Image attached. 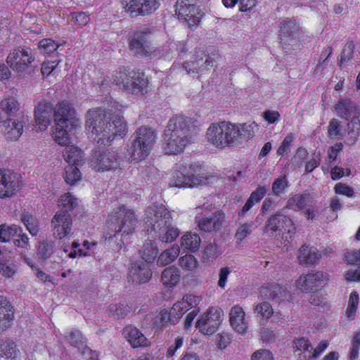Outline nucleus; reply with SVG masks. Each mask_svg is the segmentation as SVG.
I'll return each instance as SVG.
<instances>
[{"mask_svg": "<svg viewBox=\"0 0 360 360\" xmlns=\"http://www.w3.org/2000/svg\"><path fill=\"white\" fill-rule=\"evenodd\" d=\"M104 108L90 109L86 114V125L91 138L101 146H110L116 137L122 139L127 126L121 115L123 106L111 97L103 101Z\"/></svg>", "mask_w": 360, "mask_h": 360, "instance_id": "f257e3e1", "label": "nucleus"}, {"mask_svg": "<svg viewBox=\"0 0 360 360\" xmlns=\"http://www.w3.org/2000/svg\"><path fill=\"white\" fill-rule=\"evenodd\" d=\"M257 127V124L255 122H214L207 128L206 139L217 148L236 147L252 139L255 136V129Z\"/></svg>", "mask_w": 360, "mask_h": 360, "instance_id": "f03ea898", "label": "nucleus"}, {"mask_svg": "<svg viewBox=\"0 0 360 360\" xmlns=\"http://www.w3.org/2000/svg\"><path fill=\"white\" fill-rule=\"evenodd\" d=\"M193 118L176 115L168 122L163 136V149L166 154H178L195 140L197 130Z\"/></svg>", "mask_w": 360, "mask_h": 360, "instance_id": "7ed1b4c3", "label": "nucleus"}, {"mask_svg": "<svg viewBox=\"0 0 360 360\" xmlns=\"http://www.w3.org/2000/svg\"><path fill=\"white\" fill-rule=\"evenodd\" d=\"M145 224L152 238H158L162 243H172L180 231L172 224L169 211L162 204L154 203L146 211Z\"/></svg>", "mask_w": 360, "mask_h": 360, "instance_id": "20e7f679", "label": "nucleus"}, {"mask_svg": "<svg viewBox=\"0 0 360 360\" xmlns=\"http://www.w3.org/2000/svg\"><path fill=\"white\" fill-rule=\"evenodd\" d=\"M75 109L68 103H59L54 108L55 131L53 137L61 146H69V132L79 125V120L75 116Z\"/></svg>", "mask_w": 360, "mask_h": 360, "instance_id": "39448f33", "label": "nucleus"}, {"mask_svg": "<svg viewBox=\"0 0 360 360\" xmlns=\"http://www.w3.org/2000/svg\"><path fill=\"white\" fill-rule=\"evenodd\" d=\"M112 85L135 95L143 96L148 91V80L144 73L139 70L131 71L128 75L120 71L115 78L104 79L101 84L103 88H105L106 86L111 87Z\"/></svg>", "mask_w": 360, "mask_h": 360, "instance_id": "423d86ee", "label": "nucleus"}, {"mask_svg": "<svg viewBox=\"0 0 360 360\" xmlns=\"http://www.w3.org/2000/svg\"><path fill=\"white\" fill-rule=\"evenodd\" d=\"M115 234L117 240L120 237L121 243H118L119 248H122L125 242H127L129 236L134 233L138 223L137 216L135 212L127 206H122L115 212Z\"/></svg>", "mask_w": 360, "mask_h": 360, "instance_id": "0eeeda50", "label": "nucleus"}, {"mask_svg": "<svg viewBox=\"0 0 360 360\" xmlns=\"http://www.w3.org/2000/svg\"><path fill=\"white\" fill-rule=\"evenodd\" d=\"M121 158L113 150L95 151L91 157L90 165L96 172L115 170L120 167Z\"/></svg>", "mask_w": 360, "mask_h": 360, "instance_id": "6e6552de", "label": "nucleus"}, {"mask_svg": "<svg viewBox=\"0 0 360 360\" xmlns=\"http://www.w3.org/2000/svg\"><path fill=\"white\" fill-rule=\"evenodd\" d=\"M299 36L300 25L295 20H284L281 22L280 43L286 53L291 50L290 47L297 45Z\"/></svg>", "mask_w": 360, "mask_h": 360, "instance_id": "1a4fd4ad", "label": "nucleus"}, {"mask_svg": "<svg viewBox=\"0 0 360 360\" xmlns=\"http://www.w3.org/2000/svg\"><path fill=\"white\" fill-rule=\"evenodd\" d=\"M329 280L328 275L323 271L311 272L303 274L296 281L297 288L304 292L317 290L327 284Z\"/></svg>", "mask_w": 360, "mask_h": 360, "instance_id": "9d476101", "label": "nucleus"}, {"mask_svg": "<svg viewBox=\"0 0 360 360\" xmlns=\"http://www.w3.org/2000/svg\"><path fill=\"white\" fill-rule=\"evenodd\" d=\"M224 316L223 311L218 307H211L196 322L198 328L202 333L210 335L215 332L221 324Z\"/></svg>", "mask_w": 360, "mask_h": 360, "instance_id": "9b49d317", "label": "nucleus"}, {"mask_svg": "<svg viewBox=\"0 0 360 360\" xmlns=\"http://www.w3.org/2000/svg\"><path fill=\"white\" fill-rule=\"evenodd\" d=\"M34 60L31 49L21 47L11 51L6 59L9 66L17 72H24Z\"/></svg>", "mask_w": 360, "mask_h": 360, "instance_id": "f8f14e48", "label": "nucleus"}, {"mask_svg": "<svg viewBox=\"0 0 360 360\" xmlns=\"http://www.w3.org/2000/svg\"><path fill=\"white\" fill-rule=\"evenodd\" d=\"M176 15L179 19L184 20L189 26L200 22L202 14L198 7L188 3V0H178L175 4Z\"/></svg>", "mask_w": 360, "mask_h": 360, "instance_id": "ddd939ff", "label": "nucleus"}, {"mask_svg": "<svg viewBox=\"0 0 360 360\" xmlns=\"http://www.w3.org/2000/svg\"><path fill=\"white\" fill-rule=\"evenodd\" d=\"M125 2L124 8L131 17L149 15L160 6L159 0H129Z\"/></svg>", "mask_w": 360, "mask_h": 360, "instance_id": "4468645a", "label": "nucleus"}, {"mask_svg": "<svg viewBox=\"0 0 360 360\" xmlns=\"http://www.w3.org/2000/svg\"><path fill=\"white\" fill-rule=\"evenodd\" d=\"M53 236L61 239L68 236L72 229V217L70 213L58 211L51 220Z\"/></svg>", "mask_w": 360, "mask_h": 360, "instance_id": "2eb2a0df", "label": "nucleus"}, {"mask_svg": "<svg viewBox=\"0 0 360 360\" xmlns=\"http://www.w3.org/2000/svg\"><path fill=\"white\" fill-rule=\"evenodd\" d=\"M260 294L263 298L271 300L278 303L288 301L291 297L290 292L286 287L276 283L263 286L260 290Z\"/></svg>", "mask_w": 360, "mask_h": 360, "instance_id": "dca6fc26", "label": "nucleus"}, {"mask_svg": "<svg viewBox=\"0 0 360 360\" xmlns=\"http://www.w3.org/2000/svg\"><path fill=\"white\" fill-rule=\"evenodd\" d=\"M224 221V213L218 210L211 215H205L198 220V226L202 231L212 233L219 231Z\"/></svg>", "mask_w": 360, "mask_h": 360, "instance_id": "f3484780", "label": "nucleus"}, {"mask_svg": "<svg viewBox=\"0 0 360 360\" xmlns=\"http://www.w3.org/2000/svg\"><path fill=\"white\" fill-rule=\"evenodd\" d=\"M150 32L147 30H139L129 38V48L135 54L146 55L148 52Z\"/></svg>", "mask_w": 360, "mask_h": 360, "instance_id": "a211bd4d", "label": "nucleus"}, {"mask_svg": "<svg viewBox=\"0 0 360 360\" xmlns=\"http://www.w3.org/2000/svg\"><path fill=\"white\" fill-rule=\"evenodd\" d=\"M18 187L16 174L9 170H0V198H11Z\"/></svg>", "mask_w": 360, "mask_h": 360, "instance_id": "6ab92c4d", "label": "nucleus"}, {"mask_svg": "<svg viewBox=\"0 0 360 360\" xmlns=\"http://www.w3.org/2000/svg\"><path fill=\"white\" fill-rule=\"evenodd\" d=\"M196 59L194 61L186 62L183 64L188 75L193 76L199 72H202L205 68L213 65V62L210 59L204 51L198 50L196 51Z\"/></svg>", "mask_w": 360, "mask_h": 360, "instance_id": "aec40b11", "label": "nucleus"}, {"mask_svg": "<svg viewBox=\"0 0 360 360\" xmlns=\"http://www.w3.org/2000/svg\"><path fill=\"white\" fill-rule=\"evenodd\" d=\"M152 277V271L143 262L134 264L129 270L128 279L135 284L145 283Z\"/></svg>", "mask_w": 360, "mask_h": 360, "instance_id": "412c9836", "label": "nucleus"}, {"mask_svg": "<svg viewBox=\"0 0 360 360\" xmlns=\"http://www.w3.org/2000/svg\"><path fill=\"white\" fill-rule=\"evenodd\" d=\"M203 179L201 176H195L186 172V168L183 171H176L172 179L171 185L175 187H193L201 184Z\"/></svg>", "mask_w": 360, "mask_h": 360, "instance_id": "4be33fe9", "label": "nucleus"}, {"mask_svg": "<svg viewBox=\"0 0 360 360\" xmlns=\"http://www.w3.org/2000/svg\"><path fill=\"white\" fill-rule=\"evenodd\" d=\"M52 106L50 103L40 102L34 110L37 131H44L51 123Z\"/></svg>", "mask_w": 360, "mask_h": 360, "instance_id": "5701e85b", "label": "nucleus"}, {"mask_svg": "<svg viewBox=\"0 0 360 360\" xmlns=\"http://www.w3.org/2000/svg\"><path fill=\"white\" fill-rule=\"evenodd\" d=\"M335 111L340 117L345 120L360 117L359 108L348 98L339 100L335 106Z\"/></svg>", "mask_w": 360, "mask_h": 360, "instance_id": "b1692460", "label": "nucleus"}, {"mask_svg": "<svg viewBox=\"0 0 360 360\" xmlns=\"http://www.w3.org/2000/svg\"><path fill=\"white\" fill-rule=\"evenodd\" d=\"M245 311L238 305L233 307L229 312V321L233 330L240 334H245L248 330V324L245 319Z\"/></svg>", "mask_w": 360, "mask_h": 360, "instance_id": "393cba45", "label": "nucleus"}, {"mask_svg": "<svg viewBox=\"0 0 360 360\" xmlns=\"http://www.w3.org/2000/svg\"><path fill=\"white\" fill-rule=\"evenodd\" d=\"M283 220L290 223V217L284 214L281 211H278L276 214L271 215L265 222L264 231L271 237H276L277 232L282 230Z\"/></svg>", "mask_w": 360, "mask_h": 360, "instance_id": "a878e982", "label": "nucleus"}, {"mask_svg": "<svg viewBox=\"0 0 360 360\" xmlns=\"http://www.w3.org/2000/svg\"><path fill=\"white\" fill-rule=\"evenodd\" d=\"M13 307L6 297L0 296V333L6 330L13 319Z\"/></svg>", "mask_w": 360, "mask_h": 360, "instance_id": "bb28decb", "label": "nucleus"}, {"mask_svg": "<svg viewBox=\"0 0 360 360\" xmlns=\"http://www.w3.org/2000/svg\"><path fill=\"white\" fill-rule=\"evenodd\" d=\"M150 150L145 148L140 143L133 139L131 146L127 149V158L130 162H139L149 155Z\"/></svg>", "mask_w": 360, "mask_h": 360, "instance_id": "cd10ccee", "label": "nucleus"}, {"mask_svg": "<svg viewBox=\"0 0 360 360\" xmlns=\"http://www.w3.org/2000/svg\"><path fill=\"white\" fill-rule=\"evenodd\" d=\"M134 139L136 141L150 150H151L156 140L155 131L152 129L146 127H141L139 128L134 133Z\"/></svg>", "mask_w": 360, "mask_h": 360, "instance_id": "c85d7f7f", "label": "nucleus"}, {"mask_svg": "<svg viewBox=\"0 0 360 360\" xmlns=\"http://www.w3.org/2000/svg\"><path fill=\"white\" fill-rule=\"evenodd\" d=\"M313 202V197L309 193H305L302 195H295L288 200L286 207L295 211L300 210L307 207L311 206Z\"/></svg>", "mask_w": 360, "mask_h": 360, "instance_id": "c756f323", "label": "nucleus"}, {"mask_svg": "<svg viewBox=\"0 0 360 360\" xmlns=\"http://www.w3.org/2000/svg\"><path fill=\"white\" fill-rule=\"evenodd\" d=\"M124 332L129 342L133 347H147L150 345L148 339L137 328L129 326L124 328Z\"/></svg>", "mask_w": 360, "mask_h": 360, "instance_id": "7c9ffc66", "label": "nucleus"}, {"mask_svg": "<svg viewBox=\"0 0 360 360\" xmlns=\"http://www.w3.org/2000/svg\"><path fill=\"white\" fill-rule=\"evenodd\" d=\"M268 188L265 186H259L255 191L252 192L249 198L240 210L238 211V215L241 217L248 212L255 203H258L266 194Z\"/></svg>", "mask_w": 360, "mask_h": 360, "instance_id": "2f4dec72", "label": "nucleus"}, {"mask_svg": "<svg viewBox=\"0 0 360 360\" xmlns=\"http://www.w3.org/2000/svg\"><path fill=\"white\" fill-rule=\"evenodd\" d=\"M183 303L184 302H178L175 303L169 313L166 310L161 311V321L166 322V319H167L171 323L174 325L177 323L182 315L187 311V309L184 307L185 305Z\"/></svg>", "mask_w": 360, "mask_h": 360, "instance_id": "473e14b6", "label": "nucleus"}, {"mask_svg": "<svg viewBox=\"0 0 360 360\" xmlns=\"http://www.w3.org/2000/svg\"><path fill=\"white\" fill-rule=\"evenodd\" d=\"M321 253L314 248L304 245L299 250L298 259L302 264H314L320 258Z\"/></svg>", "mask_w": 360, "mask_h": 360, "instance_id": "72a5a7b5", "label": "nucleus"}, {"mask_svg": "<svg viewBox=\"0 0 360 360\" xmlns=\"http://www.w3.org/2000/svg\"><path fill=\"white\" fill-rule=\"evenodd\" d=\"M347 137L345 143L349 146L356 143L360 134V120L359 117H353L347 124Z\"/></svg>", "mask_w": 360, "mask_h": 360, "instance_id": "f704fd0d", "label": "nucleus"}, {"mask_svg": "<svg viewBox=\"0 0 360 360\" xmlns=\"http://www.w3.org/2000/svg\"><path fill=\"white\" fill-rule=\"evenodd\" d=\"M63 155L70 165H79L84 159L82 150L73 145L67 146L63 151Z\"/></svg>", "mask_w": 360, "mask_h": 360, "instance_id": "c9c22d12", "label": "nucleus"}, {"mask_svg": "<svg viewBox=\"0 0 360 360\" xmlns=\"http://www.w3.org/2000/svg\"><path fill=\"white\" fill-rule=\"evenodd\" d=\"M54 242L47 240H40L36 246L37 256L41 262H44L54 252Z\"/></svg>", "mask_w": 360, "mask_h": 360, "instance_id": "e433bc0d", "label": "nucleus"}, {"mask_svg": "<svg viewBox=\"0 0 360 360\" xmlns=\"http://www.w3.org/2000/svg\"><path fill=\"white\" fill-rule=\"evenodd\" d=\"M20 354L15 343L8 339H0V356L6 359H15Z\"/></svg>", "mask_w": 360, "mask_h": 360, "instance_id": "4c0bfd02", "label": "nucleus"}, {"mask_svg": "<svg viewBox=\"0 0 360 360\" xmlns=\"http://www.w3.org/2000/svg\"><path fill=\"white\" fill-rule=\"evenodd\" d=\"M295 352H300L298 354L300 360H312L313 346L308 340L300 338L295 342Z\"/></svg>", "mask_w": 360, "mask_h": 360, "instance_id": "58836bf2", "label": "nucleus"}, {"mask_svg": "<svg viewBox=\"0 0 360 360\" xmlns=\"http://www.w3.org/2000/svg\"><path fill=\"white\" fill-rule=\"evenodd\" d=\"M139 252L143 259L146 262H151L156 258L158 249L153 240H148L143 243Z\"/></svg>", "mask_w": 360, "mask_h": 360, "instance_id": "ea45409f", "label": "nucleus"}, {"mask_svg": "<svg viewBox=\"0 0 360 360\" xmlns=\"http://www.w3.org/2000/svg\"><path fill=\"white\" fill-rule=\"evenodd\" d=\"M180 275L177 268L170 266L166 268L162 273L161 281L167 287L174 286L179 281Z\"/></svg>", "mask_w": 360, "mask_h": 360, "instance_id": "a19ab883", "label": "nucleus"}, {"mask_svg": "<svg viewBox=\"0 0 360 360\" xmlns=\"http://www.w3.org/2000/svg\"><path fill=\"white\" fill-rule=\"evenodd\" d=\"M65 338L72 346L77 347L79 350H83L86 347V340L78 330L75 329L67 333Z\"/></svg>", "mask_w": 360, "mask_h": 360, "instance_id": "79ce46f5", "label": "nucleus"}, {"mask_svg": "<svg viewBox=\"0 0 360 360\" xmlns=\"http://www.w3.org/2000/svg\"><path fill=\"white\" fill-rule=\"evenodd\" d=\"M21 221L32 236H36L39 231V221L36 217L29 213L21 215Z\"/></svg>", "mask_w": 360, "mask_h": 360, "instance_id": "37998d69", "label": "nucleus"}, {"mask_svg": "<svg viewBox=\"0 0 360 360\" xmlns=\"http://www.w3.org/2000/svg\"><path fill=\"white\" fill-rule=\"evenodd\" d=\"M179 254V249L177 246H173L162 252L159 256L157 263L160 266H166L173 262Z\"/></svg>", "mask_w": 360, "mask_h": 360, "instance_id": "c03bdc74", "label": "nucleus"}, {"mask_svg": "<svg viewBox=\"0 0 360 360\" xmlns=\"http://www.w3.org/2000/svg\"><path fill=\"white\" fill-rule=\"evenodd\" d=\"M77 199L74 198L70 193H66L61 195L59 201L58 206L60 207L59 211H63L66 213H70L74 208L77 206Z\"/></svg>", "mask_w": 360, "mask_h": 360, "instance_id": "a18cd8bd", "label": "nucleus"}, {"mask_svg": "<svg viewBox=\"0 0 360 360\" xmlns=\"http://www.w3.org/2000/svg\"><path fill=\"white\" fill-rule=\"evenodd\" d=\"M107 313L110 316L123 319L129 313V307L124 304H112L109 305Z\"/></svg>", "mask_w": 360, "mask_h": 360, "instance_id": "49530a36", "label": "nucleus"}, {"mask_svg": "<svg viewBox=\"0 0 360 360\" xmlns=\"http://www.w3.org/2000/svg\"><path fill=\"white\" fill-rule=\"evenodd\" d=\"M200 243V236L195 233H187L181 237V245L191 251L197 250Z\"/></svg>", "mask_w": 360, "mask_h": 360, "instance_id": "de8ad7c7", "label": "nucleus"}, {"mask_svg": "<svg viewBox=\"0 0 360 360\" xmlns=\"http://www.w3.org/2000/svg\"><path fill=\"white\" fill-rule=\"evenodd\" d=\"M328 136L332 139H340L345 132L342 130L341 122L336 119H332L328 126Z\"/></svg>", "mask_w": 360, "mask_h": 360, "instance_id": "09e8293b", "label": "nucleus"}, {"mask_svg": "<svg viewBox=\"0 0 360 360\" xmlns=\"http://www.w3.org/2000/svg\"><path fill=\"white\" fill-rule=\"evenodd\" d=\"M18 232H20V227L17 225H0V241L8 242L11 238L17 236Z\"/></svg>", "mask_w": 360, "mask_h": 360, "instance_id": "8fccbe9b", "label": "nucleus"}, {"mask_svg": "<svg viewBox=\"0 0 360 360\" xmlns=\"http://www.w3.org/2000/svg\"><path fill=\"white\" fill-rule=\"evenodd\" d=\"M0 108L8 116L13 117L19 110L18 103L15 98L8 97L1 101Z\"/></svg>", "mask_w": 360, "mask_h": 360, "instance_id": "3c124183", "label": "nucleus"}, {"mask_svg": "<svg viewBox=\"0 0 360 360\" xmlns=\"http://www.w3.org/2000/svg\"><path fill=\"white\" fill-rule=\"evenodd\" d=\"M64 178L67 184L74 185L81 179V172L75 165H69L65 168Z\"/></svg>", "mask_w": 360, "mask_h": 360, "instance_id": "603ef678", "label": "nucleus"}, {"mask_svg": "<svg viewBox=\"0 0 360 360\" xmlns=\"http://www.w3.org/2000/svg\"><path fill=\"white\" fill-rule=\"evenodd\" d=\"M355 44L353 41H347L344 46L339 61V65L341 67L342 64L351 60L354 58V51Z\"/></svg>", "mask_w": 360, "mask_h": 360, "instance_id": "864d4df0", "label": "nucleus"}, {"mask_svg": "<svg viewBox=\"0 0 360 360\" xmlns=\"http://www.w3.org/2000/svg\"><path fill=\"white\" fill-rule=\"evenodd\" d=\"M282 229L283 230L281 236L282 240L284 243H290L296 233V227L290 218L289 224L287 223V221L283 220Z\"/></svg>", "mask_w": 360, "mask_h": 360, "instance_id": "5fc2aeb1", "label": "nucleus"}, {"mask_svg": "<svg viewBox=\"0 0 360 360\" xmlns=\"http://www.w3.org/2000/svg\"><path fill=\"white\" fill-rule=\"evenodd\" d=\"M288 181L286 176H282L274 181L272 184V193L277 196H280L285 191V188L288 186Z\"/></svg>", "mask_w": 360, "mask_h": 360, "instance_id": "6e6d98bb", "label": "nucleus"}, {"mask_svg": "<svg viewBox=\"0 0 360 360\" xmlns=\"http://www.w3.org/2000/svg\"><path fill=\"white\" fill-rule=\"evenodd\" d=\"M255 312L262 318L269 319L273 315V308L271 304L264 301L257 304L254 309Z\"/></svg>", "mask_w": 360, "mask_h": 360, "instance_id": "4d7b16f0", "label": "nucleus"}, {"mask_svg": "<svg viewBox=\"0 0 360 360\" xmlns=\"http://www.w3.org/2000/svg\"><path fill=\"white\" fill-rule=\"evenodd\" d=\"M60 45L51 39H44L39 43V48L44 53L50 54L59 48Z\"/></svg>", "mask_w": 360, "mask_h": 360, "instance_id": "13d9d810", "label": "nucleus"}, {"mask_svg": "<svg viewBox=\"0 0 360 360\" xmlns=\"http://www.w3.org/2000/svg\"><path fill=\"white\" fill-rule=\"evenodd\" d=\"M180 266L188 271H193L197 266V261L194 256L191 255H186L179 259Z\"/></svg>", "mask_w": 360, "mask_h": 360, "instance_id": "bf43d9fd", "label": "nucleus"}, {"mask_svg": "<svg viewBox=\"0 0 360 360\" xmlns=\"http://www.w3.org/2000/svg\"><path fill=\"white\" fill-rule=\"evenodd\" d=\"M17 127L14 128H6V136L9 140H17L22 133V124H16Z\"/></svg>", "mask_w": 360, "mask_h": 360, "instance_id": "052dcab7", "label": "nucleus"}, {"mask_svg": "<svg viewBox=\"0 0 360 360\" xmlns=\"http://www.w3.org/2000/svg\"><path fill=\"white\" fill-rule=\"evenodd\" d=\"M334 190L336 193L344 195L349 198H352L354 194L352 187L342 183L337 184L334 188Z\"/></svg>", "mask_w": 360, "mask_h": 360, "instance_id": "680f3d73", "label": "nucleus"}, {"mask_svg": "<svg viewBox=\"0 0 360 360\" xmlns=\"http://www.w3.org/2000/svg\"><path fill=\"white\" fill-rule=\"evenodd\" d=\"M343 144L342 143H337L330 146L328 150V158L330 162L335 161L340 153L342 150Z\"/></svg>", "mask_w": 360, "mask_h": 360, "instance_id": "e2e57ef3", "label": "nucleus"}, {"mask_svg": "<svg viewBox=\"0 0 360 360\" xmlns=\"http://www.w3.org/2000/svg\"><path fill=\"white\" fill-rule=\"evenodd\" d=\"M180 302H185L183 304L185 305L184 307L187 309L188 311L190 308L196 307L200 302V299L198 297L193 295H186Z\"/></svg>", "mask_w": 360, "mask_h": 360, "instance_id": "0e129e2a", "label": "nucleus"}, {"mask_svg": "<svg viewBox=\"0 0 360 360\" xmlns=\"http://www.w3.org/2000/svg\"><path fill=\"white\" fill-rule=\"evenodd\" d=\"M345 257L348 264L360 266V250H354L347 252Z\"/></svg>", "mask_w": 360, "mask_h": 360, "instance_id": "69168bd1", "label": "nucleus"}, {"mask_svg": "<svg viewBox=\"0 0 360 360\" xmlns=\"http://www.w3.org/2000/svg\"><path fill=\"white\" fill-rule=\"evenodd\" d=\"M16 236H18V238L13 240V243L15 246L22 248H27V246H29V238L26 233L22 232L21 227L20 232H18Z\"/></svg>", "mask_w": 360, "mask_h": 360, "instance_id": "338daca9", "label": "nucleus"}, {"mask_svg": "<svg viewBox=\"0 0 360 360\" xmlns=\"http://www.w3.org/2000/svg\"><path fill=\"white\" fill-rule=\"evenodd\" d=\"M251 360H273V355L268 349H259L252 354Z\"/></svg>", "mask_w": 360, "mask_h": 360, "instance_id": "774afa93", "label": "nucleus"}]
</instances>
